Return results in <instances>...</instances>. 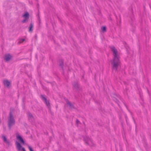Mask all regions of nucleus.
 Returning <instances> with one entry per match:
<instances>
[{
  "label": "nucleus",
  "instance_id": "nucleus-2",
  "mask_svg": "<svg viewBox=\"0 0 151 151\" xmlns=\"http://www.w3.org/2000/svg\"><path fill=\"white\" fill-rule=\"evenodd\" d=\"M17 139L20 142L16 141L15 145L18 151H26L24 147H22L21 143L24 145L25 142L22 137L18 133L16 134Z\"/></svg>",
  "mask_w": 151,
  "mask_h": 151
},
{
  "label": "nucleus",
  "instance_id": "nucleus-8",
  "mask_svg": "<svg viewBox=\"0 0 151 151\" xmlns=\"http://www.w3.org/2000/svg\"><path fill=\"white\" fill-rule=\"evenodd\" d=\"M12 56L10 55V54H6L5 55L4 59L6 61H9L12 58Z\"/></svg>",
  "mask_w": 151,
  "mask_h": 151
},
{
  "label": "nucleus",
  "instance_id": "nucleus-33",
  "mask_svg": "<svg viewBox=\"0 0 151 151\" xmlns=\"http://www.w3.org/2000/svg\"><path fill=\"white\" fill-rule=\"evenodd\" d=\"M116 151H118V150L116 148Z\"/></svg>",
  "mask_w": 151,
  "mask_h": 151
},
{
  "label": "nucleus",
  "instance_id": "nucleus-13",
  "mask_svg": "<svg viewBox=\"0 0 151 151\" xmlns=\"http://www.w3.org/2000/svg\"><path fill=\"white\" fill-rule=\"evenodd\" d=\"M89 138L87 137H86V138H85V137H83V139L84 141L85 142L86 144L88 145H89V144L88 143V140H89Z\"/></svg>",
  "mask_w": 151,
  "mask_h": 151
},
{
  "label": "nucleus",
  "instance_id": "nucleus-4",
  "mask_svg": "<svg viewBox=\"0 0 151 151\" xmlns=\"http://www.w3.org/2000/svg\"><path fill=\"white\" fill-rule=\"evenodd\" d=\"M72 85L77 91L82 90L80 84L78 81H73L72 82Z\"/></svg>",
  "mask_w": 151,
  "mask_h": 151
},
{
  "label": "nucleus",
  "instance_id": "nucleus-12",
  "mask_svg": "<svg viewBox=\"0 0 151 151\" xmlns=\"http://www.w3.org/2000/svg\"><path fill=\"white\" fill-rule=\"evenodd\" d=\"M22 17L24 18H29V14L28 12H25L22 15Z\"/></svg>",
  "mask_w": 151,
  "mask_h": 151
},
{
  "label": "nucleus",
  "instance_id": "nucleus-1",
  "mask_svg": "<svg viewBox=\"0 0 151 151\" xmlns=\"http://www.w3.org/2000/svg\"><path fill=\"white\" fill-rule=\"evenodd\" d=\"M112 51L114 58L113 59V62H111V64H113L112 69L115 71H117L118 68V67L119 65L120 60L119 59V57L118 56V51L116 49L114 46H113L112 48Z\"/></svg>",
  "mask_w": 151,
  "mask_h": 151
},
{
  "label": "nucleus",
  "instance_id": "nucleus-24",
  "mask_svg": "<svg viewBox=\"0 0 151 151\" xmlns=\"http://www.w3.org/2000/svg\"><path fill=\"white\" fill-rule=\"evenodd\" d=\"M28 148L30 151H34V150L32 147L28 145Z\"/></svg>",
  "mask_w": 151,
  "mask_h": 151
},
{
  "label": "nucleus",
  "instance_id": "nucleus-14",
  "mask_svg": "<svg viewBox=\"0 0 151 151\" xmlns=\"http://www.w3.org/2000/svg\"><path fill=\"white\" fill-rule=\"evenodd\" d=\"M118 98H119V99H120V100L122 102H123V103H124V106H126V108H127V109L129 111V110L128 109V108L127 107V105H126L124 101L123 100V99L122 98H121V97H118Z\"/></svg>",
  "mask_w": 151,
  "mask_h": 151
},
{
  "label": "nucleus",
  "instance_id": "nucleus-26",
  "mask_svg": "<svg viewBox=\"0 0 151 151\" xmlns=\"http://www.w3.org/2000/svg\"><path fill=\"white\" fill-rule=\"evenodd\" d=\"M125 119H126V121L127 122V119L128 118H127V116L126 114H125Z\"/></svg>",
  "mask_w": 151,
  "mask_h": 151
},
{
  "label": "nucleus",
  "instance_id": "nucleus-37",
  "mask_svg": "<svg viewBox=\"0 0 151 151\" xmlns=\"http://www.w3.org/2000/svg\"><path fill=\"white\" fill-rule=\"evenodd\" d=\"M55 151H57V150H56Z\"/></svg>",
  "mask_w": 151,
  "mask_h": 151
},
{
  "label": "nucleus",
  "instance_id": "nucleus-15",
  "mask_svg": "<svg viewBox=\"0 0 151 151\" xmlns=\"http://www.w3.org/2000/svg\"><path fill=\"white\" fill-rule=\"evenodd\" d=\"M34 117L32 114L29 112L28 113V118L30 120V119H33Z\"/></svg>",
  "mask_w": 151,
  "mask_h": 151
},
{
  "label": "nucleus",
  "instance_id": "nucleus-35",
  "mask_svg": "<svg viewBox=\"0 0 151 151\" xmlns=\"http://www.w3.org/2000/svg\"><path fill=\"white\" fill-rule=\"evenodd\" d=\"M119 22H120V23H121V20H120Z\"/></svg>",
  "mask_w": 151,
  "mask_h": 151
},
{
  "label": "nucleus",
  "instance_id": "nucleus-5",
  "mask_svg": "<svg viewBox=\"0 0 151 151\" xmlns=\"http://www.w3.org/2000/svg\"><path fill=\"white\" fill-rule=\"evenodd\" d=\"M64 99L66 101L67 104L69 106L70 109H77V108L74 106V104L73 103H72L68 99L64 98Z\"/></svg>",
  "mask_w": 151,
  "mask_h": 151
},
{
  "label": "nucleus",
  "instance_id": "nucleus-22",
  "mask_svg": "<svg viewBox=\"0 0 151 151\" xmlns=\"http://www.w3.org/2000/svg\"><path fill=\"white\" fill-rule=\"evenodd\" d=\"M25 41V39H20V40L18 42V44H20L22 42L24 41Z\"/></svg>",
  "mask_w": 151,
  "mask_h": 151
},
{
  "label": "nucleus",
  "instance_id": "nucleus-17",
  "mask_svg": "<svg viewBox=\"0 0 151 151\" xmlns=\"http://www.w3.org/2000/svg\"><path fill=\"white\" fill-rule=\"evenodd\" d=\"M45 101V104H46V106H47V107L50 108V101H47V100Z\"/></svg>",
  "mask_w": 151,
  "mask_h": 151
},
{
  "label": "nucleus",
  "instance_id": "nucleus-6",
  "mask_svg": "<svg viewBox=\"0 0 151 151\" xmlns=\"http://www.w3.org/2000/svg\"><path fill=\"white\" fill-rule=\"evenodd\" d=\"M4 85L7 87H9L11 85V82L7 79L4 80L3 81Z\"/></svg>",
  "mask_w": 151,
  "mask_h": 151
},
{
  "label": "nucleus",
  "instance_id": "nucleus-10",
  "mask_svg": "<svg viewBox=\"0 0 151 151\" xmlns=\"http://www.w3.org/2000/svg\"><path fill=\"white\" fill-rule=\"evenodd\" d=\"M33 25L32 22V20L31 21V23H30L29 26V27L28 31L29 32L32 33L33 32Z\"/></svg>",
  "mask_w": 151,
  "mask_h": 151
},
{
  "label": "nucleus",
  "instance_id": "nucleus-23",
  "mask_svg": "<svg viewBox=\"0 0 151 151\" xmlns=\"http://www.w3.org/2000/svg\"><path fill=\"white\" fill-rule=\"evenodd\" d=\"M76 123L77 125H78L79 124L81 123L79 120L77 119H76Z\"/></svg>",
  "mask_w": 151,
  "mask_h": 151
},
{
  "label": "nucleus",
  "instance_id": "nucleus-28",
  "mask_svg": "<svg viewBox=\"0 0 151 151\" xmlns=\"http://www.w3.org/2000/svg\"><path fill=\"white\" fill-rule=\"evenodd\" d=\"M132 118H133V119L134 120V123H135V120H134V117H132Z\"/></svg>",
  "mask_w": 151,
  "mask_h": 151
},
{
  "label": "nucleus",
  "instance_id": "nucleus-32",
  "mask_svg": "<svg viewBox=\"0 0 151 151\" xmlns=\"http://www.w3.org/2000/svg\"><path fill=\"white\" fill-rule=\"evenodd\" d=\"M52 134L53 136L54 135V134H53V133L52 132Z\"/></svg>",
  "mask_w": 151,
  "mask_h": 151
},
{
  "label": "nucleus",
  "instance_id": "nucleus-7",
  "mask_svg": "<svg viewBox=\"0 0 151 151\" xmlns=\"http://www.w3.org/2000/svg\"><path fill=\"white\" fill-rule=\"evenodd\" d=\"M64 60L63 59H60L58 61L59 65L60 66L62 69L63 71L64 72L63 66H64Z\"/></svg>",
  "mask_w": 151,
  "mask_h": 151
},
{
  "label": "nucleus",
  "instance_id": "nucleus-11",
  "mask_svg": "<svg viewBox=\"0 0 151 151\" xmlns=\"http://www.w3.org/2000/svg\"><path fill=\"white\" fill-rule=\"evenodd\" d=\"M112 100L114 101H115L118 105V106L119 107L120 109H121V107L119 104V101L115 97H113L112 98Z\"/></svg>",
  "mask_w": 151,
  "mask_h": 151
},
{
  "label": "nucleus",
  "instance_id": "nucleus-29",
  "mask_svg": "<svg viewBox=\"0 0 151 151\" xmlns=\"http://www.w3.org/2000/svg\"><path fill=\"white\" fill-rule=\"evenodd\" d=\"M37 8H38V7L39 6V4H37Z\"/></svg>",
  "mask_w": 151,
  "mask_h": 151
},
{
  "label": "nucleus",
  "instance_id": "nucleus-20",
  "mask_svg": "<svg viewBox=\"0 0 151 151\" xmlns=\"http://www.w3.org/2000/svg\"><path fill=\"white\" fill-rule=\"evenodd\" d=\"M24 19L22 21V23H24L26 22L27 21L29 18H24Z\"/></svg>",
  "mask_w": 151,
  "mask_h": 151
},
{
  "label": "nucleus",
  "instance_id": "nucleus-3",
  "mask_svg": "<svg viewBox=\"0 0 151 151\" xmlns=\"http://www.w3.org/2000/svg\"><path fill=\"white\" fill-rule=\"evenodd\" d=\"M15 121L13 117L11 110L9 113V118L8 122V126L9 130L11 129V127L15 124Z\"/></svg>",
  "mask_w": 151,
  "mask_h": 151
},
{
  "label": "nucleus",
  "instance_id": "nucleus-21",
  "mask_svg": "<svg viewBox=\"0 0 151 151\" xmlns=\"http://www.w3.org/2000/svg\"><path fill=\"white\" fill-rule=\"evenodd\" d=\"M24 19L22 21V23H24L26 22L27 21L29 18H24Z\"/></svg>",
  "mask_w": 151,
  "mask_h": 151
},
{
  "label": "nucleus",
  "instance_id": "nucleus-36",
  "mask_svg": "<svg viewBox=\"0 0 151 151\" xmlns=\"http://www.w3.org/2000/svg\"><path fill=\"white\" fill-rule=\"evenodd\" d=\"M29 3H30V1H29Z\"/></svg>",
  "mask_w": 151,
  "mask_h": 151
},
{
  "label": "nucleus",
  "instance_id": "nucleus-18",
  "mask_svg": "<svg viewBox=\"0 0 151 151\" xmlns=\"http://www.w3.org/2000/svg\"><path fill=\"white\" fill-rule=\"evenodd\" d=\"M41 96L42 98V99L44 100L45 101H46L47 100V98L44 96L41 95Z\"/></svg>",
  "mask_w": 151,
  "mask_h": 151
},
{
  "label": "nucleus",
  "instance_id": "nucleus-19",
  "mask_svg": "<svg viewBox=\"0 0 151 151\" xmlns=\"http://www.w3.org/2000/svg\"><path fill=\"white\" fill-rule=\"evenodd\" d=\"M24 19L22 21V23H24L26 22L27 21L29 18H24Z\"/></svg>",
  "mask_w": 151,
  "mask_h": 151
},
{
  "label": "nucleus",
  "instance_id": "nucleus-16",
  "mask_svg": "<svg viewBox=\"0 0 151 151\" xmlns=\"http://www.w3.org/2000/svg\"><path fill=\"white\" fill-rule=\"evenodd\" d=\"M102 31L103 32H104L106 31V26H103L101 28Z\"/></svg>",
  "mask_w": 151,
  "mask_h": 151
},
{
  "label": "nucleus",
  "instance_id": "nucleus-25",
  "mask_svg": "<svg viewBox=\"0 0 151 151\" xmlns=\"http://www.w3.org/2000/svg\"><path fill=\"white\" fill-rule=\"evenodd\" d=\"M42 87L43 88L45 91H47L48 90V88L47 87L43 85H42Z\"/></svg>",
  "mask_w": 151,
  "mask_h": 151
},
{
  "label": "nucleus",
  "instance_id": "nucleus-34",
  "mask_svg": "<svg viewBox=\"0 0 151 151\" xmlns=\"http://www.w3.org/2000/svg\"><path fill=\"white\" fill-rule=\"evenodd\" d=\"M132 13H133V10H132Z\"/></svg>",
  "mask_w": 151,
  "mask_h": 151
},
{
  "label": "nucleus",
  "instance_id": "nucleus-27",
  "mask_svg": "<svg viewBox=\"0 0 151 151\" xmlns=\"http://www.w3.org/2000/svg\"><path fill=\"white\" fill-rule=\"evenodd\" d=\"M35 57L37 58V54H36L35 55Z\"/></svg>",
  "mask_w": 151,
  "mask_h": 151
},
{
  "label": "nucleus",
  "instance_id": "nucleus-9",
  "mask_svg": "<svg viewBox=\"0 0 151 151\" xmlns=\"http://www.w3.org/2000/svg\"><path fill=\"white\" fill-rule=\"evenodd\" d=\"M2 137L3 139L4 142L6 143V144L9 146L10 145V142L8 140L6 136L4 135H2Z\"/></svg>",
  "mask_w": 151,
  "mask_h": 151
},
{
  "label": "nucleus",
  "instance_id": "nucleus-31",
  "mask_svg": "<svg viewBox=\"0 0 151 151\" xmlns=\"http://www.w3.org/2000/svg\"><path fill=\"white\" fill-rule=\"evenodd\" d=\"M37 34H35V37H36V38H37Z\"/></svg>",
  "mask_w": 151,
  "mask_h": 151
},
{
  "label": "nucleus",
  "instance_id": "nucleus-30",
  "mask_svg": "<svg viewBox=\"0 0 151 151\" xmlns=\"http://www.w3.org/2000/svg\"><path fill=\"white\" fill-rule=\"evenodd\" d=\"M111 105L113 106L114 104L112 103H111Z\"/></svg>",
  "mask_w": 151,
  "mask_h": 151
}]
</instances>
